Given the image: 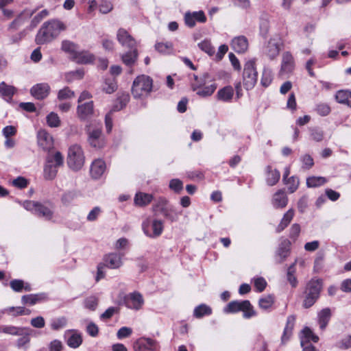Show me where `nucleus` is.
I'll return each mask as SVG.
<instances>
[{
  "instance_id": "obj_21",
  "label": "nucleus",
  "mask_w": 351,
  "mask_h": 351,
  "mask_svg": "<svg viewBox=\"0 0 351 351\" xmlns=\"http://www.w3.org/2000/svg\"><path fill=\"white\" fill-rule=\"evenodd\" d=\"M106 171V164L100 159L93 162L90 167V174L94 179L99 178Z\"/></svg>"
},
{
  "instance_id": "obj_47",
  "label": "nucleus",
  "mask_w": 351,
  "mask_h": 351,
  "mask_svg": "<svg viewBox=\"0 0 351 351\" xmlns=\"http://www.w3.org/2000/svg\"><path fill=\"white\" fill-rule=\"evenodd\" d=\"M198 47L209 56H212L215 53V49L212 46L210 42L207 40H204L198 44Z\"/></svg>"
},
{
  "instance_id": "obj_63",
  "label": "nucleus",
  "mask_w": 351,
  "mask_h": 351,
  "mask_svg": "<svg viewBox=\"0 0 351 351\" xmlns=\"http://www.w3.org/2000/svg\"><path fill=\"white\" fill-rule=\"evenodd\" d=\"M99 12L102 14H107L112 10V5L108 1H102L99 6Z\"/></svg>"
},
{
  "instance_id": "obj_62",
  "label": "nucleus",
  "mask_w": 351,
  "mask_h": 351,
  "mask_svg": "<svg viewBox=\"0 0 351 351\" xmlns=\"http://www.w3.org/2000/svg\"><path fill=\"white\" fill-rule=\"evenodd\" d=\"M31 325L36 328H42L45 325V319L42 316L32 318L30 321Z\"/></svg>"
},
{
  "instance_id": "obj_53",
  "label": "nucleus",
  "mask_w": 351,
  "mask_h": 351,
  "mask_svg": "<svg viewBox=\"0 0 351 351\" xmlns=\"http://www.w3.org/2000/svg\"><path fill=\"white\" fill-rule=\"evenodd\" d=\"M84 71L82 69H77L75 71L68 73L66 75V78L68 81L73 80H80L83 77Z\"/></svg>"
},
{
  "instance_id": "obj_4",
  "label": "nucleus",
  "mask_w": 351,
  "mask_h": 351,
  "mask_svg": "<svg viewBox=\"0 0 351 351\" xmlns=\"http://www.w3.org/2000/svg\"><path fill=\"white\" fill-rule=\"evenodd\" d=\"M85 162V156L82 147L77 144L71 145L68 150L67 165L74 171L82 169Z\"/></svg>"
},
{
  "instance_id": "obj_32",
  "label": "nucleus",
  "mask_w": 351,
  "mask_h": 351,
  "mask_svg": "<svg viewBox=\"0 0 351 351\" xmlns=\"http://www.w3.org/2000/svg\"><path fill=\"white\" fill-rule=\"evenodd\" d=\"M294 216V210L293 209L288 210L283 215L280 223L276 228V232H280L284 230L290 223Z\"/></svg>"
},
{
  "instance_id": "obj_51",
  "label": "nucleus",
  "mask_w": 351,
  "mask_h": 351,
  "mask_svg": "<svg viewBox=\"0 0 351 351\" xmlns=\"http://www.w3.org/2000/svg\"><path fill=\"white\" fill-rule=\"evenodd\" d=\"M274 304V298L271 295H267L263 298H261L259 300L258 304L260 308L263 309H267L270 308Z\"/></svg>"
},
{
  "instance_id": "obj_11",
  "label": "nucleus",
  "mask_w": 351,
  "mask_h": 351,
  "mask_svg": "<svg viewBox=\"0 0 351 351\" xmlns=\"http://www.w3.org/2000/svg\"><path fill=\"white\" fill-rule=\"evenodd\" d=\"M125 304L128 308L138 311L144 304V299L140 293L135 291L125 297Z\"/></svg>"
},
{
  "instance_id": "obj_37",
  "label": "nucleus",
  "mask_w": 351,
  "mask_h": 351,
  "mask_svg": "<svg viewBox=\"0 0 351 351\" xmlns=\"http://www.w3.org/2000/svg\"><path fill=\"white\" fill-rule=\"evenodd\" d=\"M211 313V308L204 304H202L196 306L193 311L194 317L198 319L206 315H210Z\"/></svg>"
},
{
  "instance_id": "obj_31",
  "label": "nucleus",
  "mask_w": 351,
  "mask_h": 351,
  "mask_svg": "<svg viewBox=\"0 0 351 351\" xmlns=\"http://www.w3.org/2000/svg\"><path fill=\"white\" fill-rule=\"evenodd\" d=\"M73 60L78 64H88L94 60V56L88 51L79 50Z\"/></svg>"
},
{
  "instance_id": "obj_34",
  "label": "nucleus",
  "mask_w": 351,
  "mask_h": 351,
  "mask_svg": "<svg viewBox=\"0 0 351 351\" xmlns=\"http://www.w3.org/2000/svg\"><path fill=\"white\" fill-rule=\"evenodd\" d=\"M134 87L152 88V80L150 77L145 75L138 76L133 82Z\"/></svg>"
},
{
  "instance_id": "obj_18",
  "label": "nucleus",
  "mask_w": 351,
  "mask_h": 351,
  "mask_svg": "<svg viewBox=\"0 0 351 351\" xmlns=\"http://www.w3.org/2000/svg\"><path fill=\"white\" fill-rule=\"evenodd\" d=\"M93 112V104L92 101L79 104L77 106V114L81 120L88 119Z\"/></svg>"
},
{
  "instance_id": "obj_28",
  "label": "nucleus",
  "mask_w": 351,
  "mask_h": 351,
  "mask_svg": "<svg viewBox=\"0 0 351 351\" xmlns=\"http://www.w3.org/2000/svg\"><path fill=\"white\" fill-rule=\"evenodd\" d=\"M337 102L351 107V91L348 89H339L335 94Z\"/></svg>"
},
{
  "instance_id": "obj_55",
  "label": "nucleus",
  "mask_w": 351,
  "mask_h": 351,
  "mask_svg": "<svg viewBox=\"0 0 351 351\" xmlns=\"http://www.w3.org/2000/svg\"><path fill=\"white\" fill-rule=\"evenodd\" d=\"M169 188L176 193H180L183 189V183L179 179H172L169 182Z\"/></svg>"
},
{
  "instance_id": "obj_27",
  "label": "nucleus",
  "mask_w": 351,
  "mask_h": 351,
  "mask_svg": "<svg viewBox=\"0 0 351 351\" xmlns=\"http://www.w3.org/2000/svg\"><path fill=\"white\" fill-rule=\"evenodd\" d=\"M66 336L67 337L66 343L70 348H77L82 343V337L79 333L67 331Z\"/></svg>"
},
{
  "instance_id": "obj_6",
  "label": "nucleus",
  "mask_w": 351,
  "mask_h": 351,
  "mask_svg": "<svg viewBox=\"0 0 351 351\" xmlns=\"http://www.w3.org/2000/svg\"><path fill=\"white\" fill-rule=\"evenodd\" d=\"M130 97L128 93L121 91L118 93V97L112 106L111 110L106 114L105 126L107 133H110L112 129V113L123 108L129 101Z\"/></svg>"
},
{
  "instance_id": "obj_16",
  "label": "nucleus",
  "mask_w": 351,
  "mask_h": 351,
  "mask_svg": "<svg viewBox=\"0 0 351 351\" xmlns=\"http://www.w3.org/2000/svg\"><path fill=\"white\" fill-rule=\"evenodd\" d=\"M117 38L119 43L123 47L129 49L136 48L135 40L124 29H119L117 32Z\"/></svg>"
},
{
  "instance_id": "obj_56",
  "label": "nucleus",
  "mask_w": 351,
  "mask_h": 351,
  "mask_svg": "<svg viewBox=\"0 0 351 351\" xmlns=\"http://www.w3.org/2000/svg\"><path fill=\"white\" fill-rule=\"evenodd\" d=\"M6 313H8L11 315L13 317H16L19 315H23L24 312V307L22 306H11L5 308Z\"/></svg>"
},
{
  "instance_id": "obj_26",
  "label": "nucleus",
  "mask_w": 351,
  "mask_h": 351,
  "mask_svg": "<svg viewBox=\"0 0 351 351\" xmlns=\"http://www.w3.org/2000/svg\"><path fill=\"white\" fill-rule=\"evenodd\" d=\"M38 143L43 149H49L53 145L52 137L45 131H40L38 134Z\"/></svg>"
},
{
  "instance_id": "obj_35",
  "label": "nucleus",
  "mask_w": 351,
  "mask_h": 351,
  "mask_svg": "<svg viewBox=\"0 0 351 351\" xmlns=\"http://www.w3.org/2000/svg\"><path fill=\"white\" fill-rule=\"evenodd\" d=\"M131 50L122 55L121 59L123 63L127 66H132L137 60L138 53L136 48L130 49Z\"/></svg>"
},
{
  "instance_id": "obj_25",
  "label": "nucleus",
  "mask_w": 351,
  "mask_h": 351,
  "mask_svg": "<svg viewBox=\"0 0 351 351\" xmlns=\"http://www.w3.org/2000/svg\"><path fill=\"white\" fill-rule=\"evenodd\" d=\"M61 49L69 54V58L73 60L79 51V46L72 41L64 40L62 42Z\"/></svg>"
},
{
  "instance_id": "obj_12",
  "label": "nucleus",
  "mask_w": 351,
  "mask_h": 351,
  "mask_svg": "<svg viewBox=\"0 0 351 351\" xmlns=\"http://www.w3.org/2000/svg\"><path fill=\"white\" fill-rule=\"evenodd\" d=\"M281 40L278 38H271L265 46L263 52L271 60L276 58L280 51Z\"/></svg>"
},
{
  "instance_id": "obj_48",
  "label": "nucleus",
  "mask_w": 351,
  "mask_h": 351,
  "mask_svg": "<svg viewBox=\"0 0 351 351\" xmlns=\"http://www.w3.org/2000/svg\"><path fill=\"white\" fill-rule=\"evenodd\" d=\"M31 95L38 100L46 98L49 95V89H30Z\"/></svg>"
},
{
  "instance_id": "obj_8",
  "label": "nucleus",
  "mask_w": 351,
  "mask_h": 351,
  "mask_svg": "<svg viewBox=\"0 0 351 351\" xmlns=\"http://www.w3.org/2000/svg\"><path fill=\"white\" fill-rule=\"evenodd\" d=\"M142 229L146 236L150 238H156L162 233L164 223L160 219L152 220L149 217H147L142 223Z\"/></svg>"
},
{
  "instance_id": "obj_9",
  "label": "nucleus",
  "mask_w": 351,
  "mask_h": 351,
  "mask_svg": "<svg viewBox=\"0 0 351 351\" xmlns=\"http://www.w3.org/2000/svg\"><path fill=\"white\" fill-rule=\"evenodd\" d=\"M257 81V72L254 60L247 61L244 66L243 85L247 88H252Z\"/></svg>"
},
{
  "instance_id": "obj_40",
  "label": "nucleus",
  "mask_w": 351,
  "mask_h": 351,
  "mask_svg": "<svg viewBox=\"0 0 351 351\" xmlns=\"http://www.w3.org/2000/svg\"><path fill=\"white\" fill-rule=\"evenodd\" d=\"M139 341L142 346L152 351L156 350L158 347V342L152 338L141 337Z\"/></svg>"
},
{
  "instance_id": "obj_13",
  "label": "nucleus",
  "mask_w": 351,
  "mask_h": 351,
  "mask_svg": "<svg viewBox=\"0 0 351 351\" xmlns=\"http://www.w3.org/2000/svg\"><path fill=\"white\" fill-rule=\"evenodd\" d=\"M123 256L121 253H110L104 256L103 264L110 269H118L123 265Z\"/></svg>"
},
{
  "instance_id": "obj_15",
  "label": "nucleus",
  "mask_w": 351,
  "mask_h": 351,
  "mask_svg": "<svg viewBox=\"0 0 351 351\" xmlns=\"http://www.w3.org/2000/svg\"><path fill=\"white\" fill-rule=\"evenodd\" d=\"M184 21L188 27H193L195 25L196 22L205 23L206 17L202 10L193 12H188L184 15Z\"/></svg>"
},
{
  "instance_id": "obj_19",
  "label": "nucleus",
  "mask_w": 351,
  "mask_h": 351,
  "mask_svg": "<svg viewBox=\"0 0 351 351\" xmlns=\"http://www.w3.org/2000/svg\"><path fill=\"white\" fill-rule=\"evenodd\" d=\"M294 69L293 57L289 52H285L282 55L280 74H287L293 71Z\"/></svg>"
},
{
  "instance_id": "obj_2",
  "label": "nucleus",
  "mask_w": 351,
  "mask_h": 351,
  "mask_svg": "<svg viewBox=\"0 0 351 351\" xmlns=\"http://www.w3.org/2000/svg\"><path fill=\"white\" fill-rule=\"evenodd\" d=\"M21 204L25 209L32 212L34 215L43 218L47 221H50L53 217L54 205L49 202H39L31 200H26L25 202H18Z\"/></svg>"
},
{
  "instance_id": "obj_3",
  "label": "nucleus",
  "mask_w": 351,
  "mask_h": 351,
  "mask_svg": "<svg viewBox=\"0 0 351 351\" xmlns=\"http://www.w3.org/2000/svg\"><path fill=\"white\" fill-rule=\"evenodd\" d=\"M322 282L319 279H312L307 284L304 291L303 306L311 307L319 297Z\"/></svg>"
},
{
  "instance_id": "obj_36",
  "label": "nucleus",
  "mask_w": 351,
  "mask_h": 351,
  "mask_svg": "<svg viewBox=\"0 0 351 351\" xmlns=\"http://www.w3.org/2000/svg\"><path fill=\"white\" fill-rule=\"evenodd\" d=\"M3 332L14 336H19L25 335V330H28V328L25 327H16L11 325H4Z\"/></svg>"
},
{
  "instance_id": "obj_43",
  "label": "nucleus",
  "mask_w": 351,
  "mask_h": 351,
  "mask_svg": "<svg viewBox=\"0 0 351 351\" xmlns=\"http://www.w3.org/2000/svg\"><path fill=\"white\" fill-rule=\"evenodd\" d=\"M84 307L90 311H95L98 305V298L94 295L87 297L84 302Z\"/></svg>"
},
{
  "instance_id": "obj_33",
  "label": "nucleus",
  "mask_w": 351,
  "mask_h": 351,
  "mask_svg": "<svg viewBox=\"0 0 351 351\" xmlns=\"http://www.w3.org/2000/svg\"><path fill=\"white\" fill-rule=\"evenodd\" d=\"M267 183L269 186L275 185L280 177V172L276 169H273L271 166L267 167Z\"/></svg>"
},
{
  "instance_id": "obj_20",
  "label": "nucleus",
  "mask_w": 351,
  "mask_h": 351,
  "mask_svg": "<svg viewBox=\"0 0 351 351\" xmlns=\"http://www.w3.org/2000/svg\"><path fill=\"white\" fill-rule=\"evenodd\" d=\"M231 47L237 53H244L248 48L247 39L244 36L235 37L232 40Z\"/></svg>"
},
{
  "instance_id": "obj_61",
  "label": "nucleus",
  "mask_w": 351,
  "mask_h": 351,
  "mask_svg": "<svg viewBox=\"0 0 351 351\" xmlns=\"http://www.w3.org/2000/svg\"><path fill=\"white\" fill-rule=\"evenodd\" d=\"M22 337L19 338L16 341V346L19 348H24L27 344L29 343L30 339L28 337L29 333L27 330H25V335H21Z\"/></svg>"
},
{
  "instance_id": "obj_52",
  "label": "nucleus",
  "mask_w": 351,
  "mask_h": 351,
  "mask_svg": "<svg viewBox=\"0 0 351 351\" xmlns=\"http://www.w3.org/2000/svg\"><path fill=\"white\" fill-rule=\"evenodd\" d=\"M14 89H0V97L8 103H12Z\"/></svg>"
},
{
  "instance_id": "obj_23",
  "label": "nucleus",
  "mask_w": 351,
  "mask_h": 351,
  "mask_svg": "<svg viewBox=\"0 0 351 351\" xmlns=\"http://www.w3.org/2000/svg\"><path fill=\"white\" fill-rule=\"evenodd\" d=\"M288 202V198L285 193L282 191H278L273 196L272 205L275 208H285Z\"/></svg>"
},
{
  "instance_id": "obj_17",
  "label": "nucleus",
  "mask_w": 351,
  "mask_h": 351,
  "mask_svg": "<svg viewBox=\"0 0 351 351\" xmlns=\"http://www.w3.org/2000/svg\"><path fill=\"white\" fill-rule=\"evenodd\" d=\"M35 12V10L25 9L22 11L17 17L10 24V29H17L24 23L29 19L33 14Z\"/></svg>"
},
{
  "instance_id": "obj_44",
  "label": "nucleus",
  "mask_w": 351,
  "mask_h": 351,
  "mask_svg": "<svg viewBox=\"0 0 351 351\" xmlns=\"http://www.w3.org/2000/svg\"><path fill=\"white\" fill-rule=\"evenodd\" d=\"M170 206L168 205V201L163 197H160L157 199L156 204L153 206V210L154 211L159 210L161 213L163 212V209H167Z\"/></svg>"
},
{
  "instance_id": "obj_57",
  "label": "nucleus",
  "mask_w": 351,
  "mask_h": 351,
  "mask_svg": "<svg viewBox=\"0 0 351 351\" xmlns=\"http://www.w3.org/2000/svg\"><path fill=\"white\" fill-rule=\"evenodd\" d=\"M173 45L171 43H158L155 45L156 49L160 53H167L172 49Z\"/></svg>"
},
{
  "instance_id": "obj_38",
  "label": "nucleus",
  "mask_w": 351,
  "mask_h": 351,
  "mask_svg": "<svg viewBox=\"0 0 351 351\" xmlns=\"http://www.w3.org/2000/svg\"><path fill=\"white\" fill-rule=\"evenodd\" d=\"M314 110L318 115L326 117L330 113L331 108L326 103L319 102L315 104Z\"/></svg>"
},
{
  "instance_id": "obj_7",
  "label": "nucleus",
  "mask_w": 351,
  "mask_h": 351,
  "mask_svg": "<svg viewBox=\"0 0 351 351\" xmlns=\"http://www.w3.org/2000/svg\"><path fill=\"white\" fill-rule=\"evenodd\" d=\"M239 311L243 312V317L245 319L251 318L256 315L249 300L232 301L223 309L226 313H236Z\"/></svg>"
},
{
  "instance_id": "obj_59",
  "label": "nucleus",
  "mask_w": 351,
  "mask_h": 351,
  "mask_svg": "<svg viewBox=\"0 0 351 351\" xmlns=\"http://www.w3.org/2000/svg\"><path fill=\"white\" fill-rule=\"evenodd\" d=\"M254 284L257 291L262 292L266 287L267 282L263 278L258 277L254 279Z\"/></svg>"
},
{
  "instance_id": "obj_39",
  "label": "nucleus",
  "mask_w": 351,
  "mask_h": 351,
  "mask_svg": "<svg viewBox=\"0 0 351 351\" xmlns=\"http://www.w3.org/2000/svg\"><path fill=\"white\" fill-rule=\"evenodd\" d=\"M302 335L301 339L304 340V344H311L310 341H312L315 343L317 342L319 340L318 336L315 335L313 331L308 327H305L302 330Z\"/></svg>"
},
{
  "instance_id": "obj_22",
  "label": "nucleus",
  "mask_w": 351,
  "mask_h": 351,
  "mask_svg": "<svg viewBox=\"0 0 351 351\" xmlns=\"http://www.w3.org/2000/svg\"><path fill=\"white\" fill-rule=\"evenodd\" d=\"M295 317L293 315L287 317L286 326L284 328L283 334L281 338L282 343L287 342L292 335V330L294 328Z\"/></svg>"
},
{
  "instance_id": "obj_60",
  "label": "nucleus",
  "mask_w": 351,
  "mask_h": 351,
  "mask_svg": "<svg viewBox=\"0 0 351 351\" xmlns=\"http://www.w3.org/2000/svg\"><path fill=\"white\" fill-rule=\"evenodd\" d=\"M74 96V93L71 89H60L58 97L60 100L71 99Z\"/></svg>"
},
{
  "instance_id": "obj_29",
  "label": "nucleus",
  "mask_w": 351,
  "mask_h": 351,
  "mask_svg": "<svg viewBox=\"0 0 351 351\" xmlns=\"http://www.w3.org/2000/svg\"><path fill=\"white\" fill-rule=\"evenodd\" d=\"M331 317V311L329 308H325L318 313V322L319 328L324 330Z\"/></svg>"
},
{
  "instance_id": "obj_50",
  "label": "nucleus",
  "mask_w": 351,
  "mask_h": 351,
  "mask_svg": "<svg viewBox=\"0 0 351 351\" xmlns=\"http://www.w3.org/2000/svg\"><path fill=\"white\" fill-rule=\"evenodd\" d=\"M272 79L273 75L271 71L269 69H265L263 72L261 84L265 87L269 86L271 84Z\"/></svg>"
},
{
  "instance_id": "obj_42",
  "label": "nucleus",
  "mask_w": 351,
  "mask_h": 351,
  "mask_svg": "<svg viewBox=\"0 0 351 351\" xmlns=\"http://www.w3.org/2000/svg\"><path fill=\"white\" fill-rule=\"evenodd\" d=\"M234 95V89H219L217 93L219 99L228 101H230Z\"/></svg>"
},
{
  "instance_id": "obj_49",
  "label": "nucleus",
  "mask_w": 351,
  "mask_h": 351,
  "mask_svg": "<svg viewBox=\"0 0 351 351\" xmlns=\"http://www.w3.org/2000/svg\"><path fill=\"white\" fill-rule=\"evenodd\" d=\"M285 183L289 186L288 189L292 193L297 190L299 186V180L297 177L291 176Z\"/></svg>"
},
{
  "instance_id": "obj_14",
  "label": "nucleus",
  "mask_w": 351,
  "mask_h": 351,
  "mask_svg": "<svg viewBox=\"0 0 351 351\" xmlns=\"http://www.w3.org/2000/svg\"><path fill=\"white\" fill-rule=\"evenodd\" d=\"M290 246L289 240L285 239L281 241L275 254V261L277 263H282L289 256Z\"/></svg>"
},
{
  "instance_id": "obj_24",
  "label": "nucleus",
  "mask_w": 351,
  "mask_h": 351,
  "mask_svg": "<svg viewBox=\"0 0 351 351\" xmlns=\"http://www.w3.org/2000/svg\"><path fill=\"white\" fill-rule=\"evenodd\" d=\"M47 295L45 293H40L37 294H29L23 295L21 302L23 304L34 305L38 302L46 300Z\"/></svg>"
},
{
  "instance_id": "obj_46",
  "label": "nucleus",
  "mask_w": 351,
  "mask_h": 351,
  "mask_svg": "<svg viewBox=\"0 0 351 351\" xmlns=\"http://www.w3.org/2000/svg\"><path fill=\"white\" fill-rule=\"evenodd\" d=\"M47 122L49 126L51 128L58 127L60 124V120L57 114L54 112L49 113L47 117Z\"/></svg>"
},
{
  "instance_id": "obj_64",
  "label": "nucleus",
  "mask_w": 351,
  "mask_h": 351,
  "mask_svg": "<svg viewBox=\"0 0 351 351\" xmlns=\"http://www.w3.org/2000/svg\"><path fill=\"white\" fill-rule=\"evenodd\" d=\"M66 324V319L64 317H60L53 321L51 328L53 330H59L64 328Z\"/></svg>"
},
{
  "instance_id": "obj_41",
  "label": "nucleus",
  "mask_w": 351,
  "mask_h": 351,
  "mask_svg": "<svg viewBox=\"0 0 351 351\" xmlns=\"http://www.w3.org/2000/svg\"><path fill=\"white\" fill-rule=\"evenodd\" d=\"M326 182V179L322 176H311L306 179L308 187H318Z\"/></svg>"
},
{
  "instance_id": "obj_45",
  "label": "nucleus",
  "mask_w": 351,
  "mask_h": 351,
  "mask_svg": "<svg viewBox=\"0 0 351 351\" xmlns=\"http://www.w3.org/2000/svg\"><path fill=\"white\" fill-rule=\"evenodd\" d=\"M162 213L166 219L171 221H175L178 219V215L172 206L168 207L167 209H163Z\"/></svg>"
},
{
  "instance_id": "obj_58",
  "label": "nucleus",
  "mask_w": 351,
  "mask_h": 351,
  "mask_svg": "<svg viewBox=\"0 0 351 351\" xmlns=\"http://www.w3.org/2000/svg\"><path fill=\"white\" fill-rule=\"evenodd\" d=\"M132 333V328L126 326L121 327L117 333V337L119 339H122L128 337Z\"/></svg>"
},
{
  "instance_id": "obj_5",
  "label": "nucleus",
  "mask_w": 351,
  "mask_h": 351,
  "mask_svg": "<svg viewBox=\"0 0 351 351\" xmlns=\"http://www.w3.org/2000/svg\"><path fill=\"white\" fill-rule=\"evenodd\" d=\"M63 156L60 152L54 154H49L44 167V177L46 180H51L58 173V168L63 165Z\"/></svg>"
},
{
  "instance_id": "obj_30",
  "label": "nucleus",
  "mask_w": 351,
  "mask_h": 351,
  "mask_svg": "<svg viewBox=\"0 0 351 351\" xmlns=\"http://www.w3.org/2000/svg\"><path fill=\"white\" fill-rule=\"evenodd\" d=\"M154 199L152 194L138 192L135 195L134 204L138 206H145L148 205Z\"/></svg>"
},
{
  "instance_id": "obj_10",
  "label": "nucleus",
  "mask_w": 351,
  "mask_h": 351,
  "mask_svg": "<svg viewBox=\"0 0 351 351\" xmlns=\"http://www.w3.org/2000/svg\"><path fill=\"white\" fill-rule=\"evenodd\" d=\"M86 133L88 134V141L91 147L100 149L104 146L105 141L101 135V128L89 126L86 129Z\"/></svg>"
},
{
  "instance_id": "obj_1",
  "label": "nucleus",
  "mask_w": 351,
  "mask_h": 351,
  "mask_svg": "<svg viewBox=\"0 0 351 351\" xmlns=\"http://www.w3.org/2000/svg\"><path fill=\"white\" fill-rule=\"evenodd\" d=\"M65 29V26L60 21L51 20L44 23L38 32L35 41L38 45H44L52 41L60 33Z\"/></svg>"
},
{
  "instance_id": "obj_54",
  "label": "nucleus",
  "mask_w": 351,
  "mask_h": 351,
  "mask_svg": "<svg viewBox=\"0 0 351 351\" xmlns=\"http://www.w3.org/2000/svg\"><path fill=\"white\" fill-rule=\"evenodd\" d=\"M101 213V209L99 206L94 207L88 214L86 219L88 221H95Z\"/></svg>"
}]
</instances>
